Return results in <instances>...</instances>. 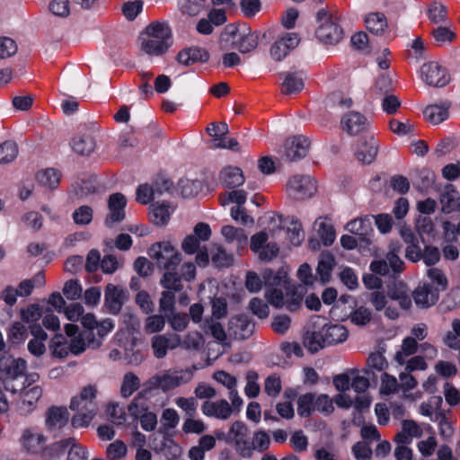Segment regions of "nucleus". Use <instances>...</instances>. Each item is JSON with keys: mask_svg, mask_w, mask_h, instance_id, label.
<instances>
[{"mask_svg": "<svg viewBox=\"0 0 460 460\" xmlns=\"http://www.w3.org/2000/svg\"><path fill=\"white\" fill-rule=\"evenodd\" d=\"M411 293L406 284L399 282L388 289L387 295L392 300L397 301L402 309L409 310L412 305Z\"/></svg>", "mask_w": 460, "mask_h": 460, "instance_id": "4be33fe9", "label": "nucleus"}, {"mask_svg": "<svg viewBox=\"0 0 460 460\" xmlns=\"http://www.w3.org/2000/svg\"><path fill=\"white\" fill-rule=\"evenodd\" d=\"M418 349L419 344L415 338L406 337L402 341L400 350L396 352L394 359L399 365H404L406 359L414 355Z\"/></svg>", "mask_w": 460, "mask_h": 460, "instance_id": "a19ab883", "label": "nucleus"}, {"mask_svg": "<svg viewBox=\"0 0 460 460\" xmlns=\"http://www.w3.org/2000/svg\"><path fill=\"white\" fill-rule=\"evenodd\" d=\"M401 250L402 245L397 242L391 243L389 244V250L386 253L385 261L394 273H401L404 269V262L399 257Z\"/></svg>", "mask_w": 460, "mask_h": 460, "instance_id": "58836bf2", "label": "nucleus"}, {"mask_svg": "<svg viewBox=\"0 0 460 460\" xmlns=\"http://www.w3.org/2000/svg\"><path fill=\"white\" fill-rule=\"evenodd\" d=\"M127 446L121 440H115L106 448V456L110 460L121 459L127 456Z\"/></svg>", "mask_w": 460, "mask_h": 460, "instance_id": "bf43d9fd", "label": "nucleus"}, {"mask_svg": "<svg viewBox=\"0 0 460 460\" xmlns=\"http://www.w3.org/2000/svg\"><path fill=\"white\" fill-rule=\"evenodd\" d=\"M346 229L351 234L358 235V238H361V247L363 243L367 245L371 244L369 235L373 232V229L369 218L360 217L351 220L346 225Z\"/></svg>", "mask_w": 460, "mask_h": 460, "instance_id": "a211bd4d", "label": "nucleus"}, {"mask_svg": "<svg viewBox=\"0 0 460 460\" xmlns=\"http://www.w3.org/2000/svg\"><path fill=\"white\" fill-rule=\"evenodd\" d=\"M368 301L376 311L384 310V314L390 320H395L399 317L398 310L394 306H387V296L383 291L375 290L368 296Z\"/></svg>", "mask_w": 460, "mask_h": 460, "instance_id": "6ab92c4d", "label": "nucleus"}, {"mask_svg": "<svg viewBox=\"0 0 460 460\" xmlns=\"http://www.w3.org/2000/svg\"><path fill=\"white\" fill-rule=\"evenodd\" d=\"M364 22L367 30L375 35L382 36L388 30L387 19L382 13H368Z\"/></svg>", "mask_w": 460, "mask_h": 460, "instance_id": "a878e982", "label": "nucleus"}, {"mask_svg": "<svg viewBox=\"0 0 460 460\" xmlns=\"http://www.w3.org/2000/svg\"><path fill=\"white\" fill-rule=\"evenodd\" d=\"M175 404L185 412L186 417L195 416L197 412L198 401L194 397H178Z\"/></svg>", "mask_w": 460, "mask_h": 460, "instance_id": "e2e57ef3", "label": "nucleus"}, {"mask_svg": "<svg viewBox=\"0 0 460 460\" xmlns=\"http://www.w3.org/2000/svg\"><path fill=\"white\" fill-rule=\"evenodd\" d=\"M285 305L290 312L298 310L302 305L304 296V288L302 286H293L286 288Z\"/></svg>", "mask_w": 460, "mask_h": 460, "instance_id": "e433bc0d", "label": "nucleus"}, {"mask_svg": "<svg viewBox=\"0 0 460 460\" xmlns=\"http://www.w3.org/2000/svg\"><path fill=\"white\" fill-rule=\"evenodd\" d=\"M420 73L422 79L430 86L442 87L449 82V75L446 69L436 62L424 64Z\"/></svg>", "mask_w": 460, "mask_h": 460, "instance_id": "4468645a", "label": "nucleus"}, {"mask_svg": "<svg viewBox=\"0 0 460 460\" xmlns=\"http://www.w3.org/2000/svg\"><path fill=\"white\" fill-rule=\"evenodd\" d=\"M1 369L6 373L9 378L17 379L24 375L26 370V361L22 358H14L12 357L4 358L0 363Z\"/></svg>", "mask_w": 460, "mask_h": 460, "instance_id": "c85d7f7f", "label": "nucleus"}, {"mask_svg": "<svg viewBox=\"0 0 460 460\" xmlns=\"http://www.w3.org/2000/svg\"><path fill=\"white\" fill-rule=\"evenodd\" d=\"M388 367V363L383 354L379 352L371 353L367 358V368L365 373L368 374L369 370L384 371Z\"/></svg>", "mask_w": 460, "mask_h": 460, "instance_id": "680f3d73", "label": "nucleus"}, {"mask_svg": "<svg viewBox=\"0 0 460 460\" xmlns=\"http://www.w3.org/2000/svg\"><path fill=\"white\" fill-rule=\"evenodd\" d=\"M61 173L55 168H46L39 171L36 174V181L39 185L47 189L54 190L60 183Z\"/></svg>", "mask_w": 460, "mask_h": 460, "instance_id": "c756f323", "label": "nucleus"}, {"mask_svg": "<svg viewBox=\"0 0 460 460\" xmlns=\"http://www.w3.org/2000/svg\"><path fill=\"white\" fill-rule=\"evenodd\" d=\"M178 190L183 198H192L201 190V182L195 180L181 179L178 181Z\"/></svg>", "mask_w": 460, "mask_h": 460, "instance_id": "09e8293b", "label": "nucleus"}, {"mask_svg": "<svg viewBox=\"0 0 460 460\" xmlns=\"http://www.w3.org/2000/svg\"><path fill=\"white\" fill-rule=\"evenodd\" d=\"M377 153L378 144L376 140L374 137H369L358 143L355 155L360 163L369 164L376 160Z\"/></svg>", "mask_w": 460, "mask_h": 460, "instance_id": "aec40b11", "label": "nucleus"}, {"mask_svg": "<svg viewBox=\"0 0 460 460\" xmlns=\"http://www.w3.org/2000/svg\"><path fill=\"white\" fill-rule=\"evenodd\" d=\"M95 140L91 134H84L72 140L71 146L73 150L81 155H88L95 149Z\"/></svg>", "mask_w": 460, "mask_h": 460, "instance_id": "4c0bfd02", "label": "nucleus"}, {"mask_svg": "<svg viewBox=\"0 0 460 460\" xmlns=\"http://www.w3.org/2000/svg\"><path fill=\"white\" fill-rule=\"evenodd\" d=\"M317 394L314 393H306L297 399V414L302 418L311 416L316 410L315 401Z\"/></svg>", "mask_w": 460, "mask_h": 460, "instance_id": "ea45409f", "label": "nucleus"}, {"mask_svg": "<svg viewBox=\"0 0 460 460\" xmlns=\"http://www.w3.org/2000/svg\"><path fill=\"white\" fill-rule=\"evenodd\" d=\"M418 307L428 308L438 300V289L428 284L418 286L411 293Z\"/></svg>", "mask_w": 460, "mask_h": 460, "instance_id": "2eb2a0df", "label": "nucleus"}, {"mask_svg": "<svg viewBox=\"0 0 460 460\" xmlns=\"http://www.w3.org/2000/svg\"><path fill=\"white\" fill-rule=\"evenodd\" d=\"M97 394V385L90 384L84 386L79 394L71 399L69 408L76 411L71 420L73 427H87L96 416L98 411Z\"/></svg>", "mask_w": 460, "mask_h": 460, "instance_id": "f257e3e1", "label": "nucleus"}, {"mask_svg": "<svg viewBox=\"0 0 460 460\" xmlns=\"http://www.w3.org/2000/svg\"><path fill=\"white\" fill-rule=\"evenodd\" d=\"M150 346L154 357L162 359L166 357L169 349H174L181 346V337L176 334H155L151 338Z\"/></svg>", "mask_w": 460, "mask_h": 460, "instance_id": "ddd939ff", "label": "nucleus"}, {"mask_svg": "<svg viewBox=\"0 0 460 460\" xmlns=\"http://www.w3.org/2000/svg\"><path fill=\"white\" fill-rule=\"evenodd\" d=\"M304 345L312 353L317 352L327 346L323 328L318 332H306L304 337Z\"/></svg>", "mask_w": 460, "mask_h": 460, "instance_id": "c03bdc74", "label": "nucleus"}, {"mask_svg": "<svg viewBox=\"0 0 460 460\" xmlns=\"http://www.w3.org/2000/svg\"><path fill=\"white\" fill-rule=\"evenodd\" d=\"M288 237L291 244L298 246L304 240V233L298 220H292L287 230Z\"/></svg>", "mask_w": 460, "mask_h": 460, "instance_id": "69168bd1", "label": "nucleus"}, {"mask_svg": "<svg viewBox=\"0 0 460 460\" xmlns=\"http://www.w3.org/2000/svg\"><path fill=\"white\" fill-rule=\"evenodd\" d=\"M161 285L166 291L181 292L183 289L181 279L176 272L168 270L161 279Z\"/></svg>", "mask_w": 460, "mask_h": 460, "instance_id": "3c124183", "label": "nucleus"}, {"mask_svg": "<svg viewBox=\"0 0 460 460\" xmlns=\"http://www.w3.org/2000/svg\"><path fill=\"white\" fill-rule=\"evenodd\" d=\"M221 234L229 243H236L237 246L246 243L247 235L242 228H236L233 226H225L221 229Z\"/></svg>", "mask_w": 460, "mask_h": 460, "instance_id": "a18cd8bd", "label": "nucleus"}, {"mask_svg": "<svg viewBox=\"0 0 460 460\" xmlns=\"http://www.w3.org/2000/svg\"><path fill=\"white\" fill-rule=\"evenodd\" d=\"M236 452L243 458L252 456V445L248 438V428L241 421H234L229 430Z\"/></svg>", "mask_w": 460, "mask_h": 460, "instance_id": "1a4fd4ad", "label": "nucleus"}, {"mask_svg": "<svg viewBox=\"0 0 460 460\" xmlns=\"http://www.w3.org/2000/svg\"><path fill=\"white\" fill-rule=\"evenodd\" d=\"M49 348L56 358H63L71 353L68 341L62 334H58L51 340Z\"/></svg>", "mask_w": 460, "mask_h": 460, "instance_id": "49530a36", "label": "nucleus"}, {"mask_svg": "<svg viewBox=\"0 0 460 460\" xmlns=\"http://www.w3.org/2000/svg\"><path fill=\"white\" fill-rule=\"evenodd\" d=\"M316 37L325 44H337L343 37V30L337 22L330 10L326 7L321 8L316 13Z\"/></svg>", "mask_w": 460, "mask_h": 460, "instance_id": "20e7f679", "label": "nucleus"}, {"mask_svg": "<svg viewBox=\"0 0 460 460\" xmlns=\"http://www.w3.org/2000/svg\"><path fill=\"white\" fill-rule=\"evenodd\" d=\"M349 319L355 325L365 326L371 321L372 312L367 307L359 306L350 313Z\"/></svg>", "mask_w": 460, "mask_h": 460, "instance_id": "6e6d98bb", "label": "nucleus"}, {"mask_svg": "<svg viewBox=\"0 0 460 460\" xmlns=\"http://www.w3.org/2000/svg\"><path fill=\"white\" fill-rule=\"evenodd\" d=\"M309 147L310 141L306 137L294 136L286 140L283 146L282 158L289 162L304 158L307 155Z\"/></svg>", "mask_w": 460, "mask_h": 460, "instance_id": "9d476101", "label": "nucleus"}, {"mask_svg": "<svg viewBox=\"0 0 460 460\" xmlns=\"http://www.w3.org/2000/svg\"><path fill=\"white\" fill-rule=\"evenodd\" d=\"M179 421L180 416L174 409L167 408L163 411L161 422L162 427L165 430H170L176 428V426L179 424Z\"/></svg>", "mask_w": 460, "mask_h": 460, "instance_id": "0e129e2a", "label": "nucleus"}, {"mask_svg": "<svg viewBox=\"0 0 460 460\" xmlns=\"http://www.w3.org/2000/svg\"><path fill=\"white\" fill-rule=\"evenodd\" d=\"M323 335L327 346L336 345L344 342L349 332L344 325L331 324L323 326Z\"/></svg>", "mask_w": 460, "mask_h": 460, "instance_id": "cd10ccee", "label": "nucleus"}, {"mask_svg": "<svg viewBox=\"0 0 460 460\" xmlns=\"http://www.w3.org/2000/svg\"><path fill=\"white\" fill-rule=\"evenodd\" d=\"M43 394L42 388L39 385H27L22 387L20 394L22 404L28 405L27 411H30L34 407V404L39 402Z\"/></svg>", "mask_w": 460, "mask_h": 460, "instance_id": "79ce46f5", "label": "nucleus"}, {"mask_svg": "<svg viewBox=\"0 0 460 460\" xmlns=\"http://www.w3.org/2000/svg\"><path fill=\"white\" fill-rule=\"evenodd\" d=\"M220 182L226 188L234 189L243 184L245 178L239 167H225L219 174Z\"/></svg>", "mask_w": 460, "mask_h": 460, "instance_id": "b1692460", "label": "nucleus"}, {"mask_svg": "<svg viewBox=\"0 0 460 460\" xmlns=\"http://www.w3.org/2000/svg\"><path fill=\"white\" fill-rule=\"evenodd\" d=\"M165 317L162 314H152L146 318L144 332L146 334H158L165 327Z\"/></svg>", "mask_w": 460, "mask_h": 460, "instance_id": "de8ad7c7", "label": "nucleus"}, {"mask_svg": "<svg viewBox=\"0 0 460 460\" xmlns=\"http://www.w3.org/2000/svg\"><path fill=\"white\" fill-rule=\"evenodd\" d=\"M171 30L164 22H151L139 37L140 48L148 56H161L168 49Z\"/></svg>", "mask_w": 460, "mask_h": 460, "instance_id": "f03ea898", "label": "nucleus"}, {"mask_svg": "<svg viewBox=\"0 0 460 460\" xmlns=\"http://www.w3.org/2000/svg\"><path fill=\"white\" fill-rule=\"evenodd\" d=\"M351 451L357 460H370L373 454L370 446L365 441L354 444Z\"/></svg>", "mask_w": 460, "mask_h": 460, "instance_id": "774afa93", "label": "nucleus"}, {"mask_svg": "<svg viewBox=\"0 0 460 460\" xmlns=\"http://www.w3.org/2000/svg\"><path fill=\"white\" fill-rule=\"evenodd\" d=\"M201 411L208 417L227 420L232 412V407L226 400L205 401L201 405Z\"/></svg>", "mask_w": 460, "mask_h": 460, "instance_id": "dca6fc26", "label": "nucleus"}, {"mask_svg": "<svg viewBox=\"0 0 460 460\" xmlns=\"http://www.w3.org/2000/svg\"><path fill=\"white\" fill-rule=\"evenodd\" d=\"M440 203L444 213L457 210L460 208V193L452 186H447L440 195Z\"/></svg>", "mask_w": 460, "mask_h": 460, "instance_id": "7c9ffc66", "label": "nucleus"}, {"mask_svg": "<svg viewBox=\"0 0 460 460\" xmlns=\"http://www.w3.org/2000/svg\"><path fill=\"white\" fill-rule=\"evenodd\" d=\"M52 448L54 450L65 449L70 447L67 454V460H87V451L86 449L76 444L74 438H67L60 440L53 444Z\"/></svg>", "mask_w": 460, "mask_h": 460, "instance_id": "393cba45", "label": "nucleus"}, {"mask_svg": "<svg viewBox=\"0 0 460 460\" xmlns=\"http://www.w3.org/2000/svg\"><path fill=\"white\" fill-rule=\"evenodd\" d=\"M341 124L342 128L349 135H358L368 126L367 119L358 112L346 114L342 118Z\"/></svg>", "mask_w": 460, "mask_h": 460, "instance_id": "5701e85b", "label": "nucleus"}, {"mask_svg": "<svg viewBox=\"0 0 460 460\" xmlns=\"http://www.w3.org/2000/svg\"><path fill=\"white\" fill-rule=\"evenodd\" d=\"M177 61L185 66L195 63H206L209 59V53L199 47H190L181 49L177 55Z\"/></svg>", "mask_w": 460, "mask_h": 460, "instance_id": "f3484780", "label": "nucleus"}, {"mask_svg": "<svg viewBox=\"0 0 460 460\" xmlns=\"http://www.w3.org/2000/svg\"><path fill=\"white\" fill-rule=\"evenodd\" d=\"M192 376V372L189 369L166 371L161 376H153L151 384L166 392L189 383Z\"/></svg>", "mask_w": 460, "mask_h": 460, "instance_id": "0eeeda50", "label": "nucleus"}, {"mask_svg": "<svg viewBox=\"0 0 460 460\" xmlns=\"http://www.w3.org/2000/svg\"><path fill=\"white\" fill-rule=\"evenodd\" d=\"M126 205L127 199L122 193L116 192L110 195L108 199L109 212L104 220V224L107 227L111 228L114 225L124 220L126 217Z\"/></svg>", "mask_w": 460, "mask_h": 460, "instance_id": "f8f14e48", "label": "nucleus"}, {"mask_svg": "<svg viewBox=\"0 0 460 460\" xmlns=\"http://www.w3.org/2000/svg\"><path fill=\"white\" fill-rule=\"evenodd\" d=\"M263 283L266 288H288V272L279 269L276 272L271 270H265L262 272Z\"/></svg>", "mask_w": 460, "mask_h": 460, "instance_id": "bb28decb", "label": "nucleus"}, {"mask_svg": "<svg viewBox=\"0 0 460 460\" xmlns=\"http://www.w3.org/2000/svg\"><path fill=\"white\" fill-rule=\"evenodd\" d=\"M147 409L148 406L146 403V394L143 392L138 393L128 406L129 414L135 419H137L143 413L147 411Z\"/></svg>", "mask_w": 460, "mask_h": 460, "instance_id": "603ef678", "label": "nucleus"}, {"mask_svg": "<svg viewBox=\"0 0 460 460\" xmlns=\"http://www.w3.org/2000/svg\"><path fill=\"white\" fill-rule=\"evenodd\" d=\"M69 419L66 408L52 407L48 411L47 425L49 429H61Z\"/></svg>", "mask_w": 460, "mask_h": 460, "instance_id": "c9c22d12", "label": "nucleus"}, {"mask_svg": "<svg viewBox=\"0 0 460 460\" xmlns=\"http://www.w3.org/2000/svg\"><path fill=\"white\" fill-rule=\"evenodd\" d=\"M259 35L249 28L240 31L234 26H227L221 35L222 49H227V43L231 41L232 46L241 53H249L258 46Z\"/></svg>", "mask_w": 460, "mask_h": 460, "instance_id": "7ed1b4c3", "label": "nucleus"}, {"mask_svg": "<svg viewBox=\"0 0 460 460\" xmlns=\"http://www.w3.org/2000/svg\"><path fill=\"white\" fill-rule=\"evenodd\" d=\"M247 193L243 190H233L226 192L219 196V200L222 206H226L230 202H234L237 206H242L245 203Z\"/></svg>", "mask_w": 460, "mask_h": 460, "instance_id": "052dcab7", "label": "nucleus"}, {"mask_svg": "<svg viewBox=\"0 0 460 460\" xmlns=\"http://www.w3.org/2000/svg\"><path fill=\"white\" fill-rule=\"evenodd\" d=\"M314 226H317L318 234L326 246L333 243L335 240V230L332 224L327 223L325 218L319 217L315 220Z\"/></svg>", "mask_w": 460, "mask_h": 460, "instance_id": "37998d69", "label": "nucleus"}, {"mask_svg": "<svg viewBox=\"0 0 460 460\" xmlns=\"http://www.w3.org/2000/svg\"><path fill=\"white\" fill-rule=\"evenodd\" d=\"M428 14L432 22H443L446 21L447 15V7L441 3L433 2L428 8Z\"/></svg>", "mask_w": 460, "mask_h": 460, "instance_id": "13d9d810", "label": "nucleus"}, {"mask_svg": "<svg viewBox=\"0 0 460 460\" xmlns=\"http://www.w3.org/2000/svg\"><path fill=\"white\" fill-rule=\"evenodd\" d=\"M207 429V426L202 420L195 419L194 416L186 417L181 427L185 434L200 435Z\"/></svg>", "mask_w": 460, "mask_h": 460, "instance_id": "864d4df0", "label": "nucleus"}, {"mask_svg": "<svg viewBox=\"0 0 460 460\" xmlns=\"http://www.w3.org/2000/svg\"><path fill=\"white\" fill-rule=\"evenodd\" d=\"M148 253L158 268L167 270H175L181 260V254L169 242L153 244Z\"/></svg>", "mask_w": 460, "mask_h": 460, "instance_id": "39448f33", "label": "nucleus"}, {"mask_svg": "<svg viewBox=\"0 0 460 460\" xmlns=\"http://www.w3.org/2000/svg\"><path fill=\"white\" fill-rule=\"evenodd\" d=\"M450 104L444 102L441 105H429L424 110V116L432 124H439L448 117Z\"/></svg>", "mask_w": 460, "mask_h": 460, "instance_id": "f704fd0d", "label": "nucleus"}, {"mask_svg": "<svg viewBox=\"0 0 460 460\" xmlns=\"http://www.w3.org/2000/svg\"><path fill=\"white\" fill-rule=\"evenodd\" d=\"M204 330L210 332L211 335L218 341L226 340L227 332L224 330L222 324L213 319L207 320L204 323Z\"/></svg>", "mask_w": 460, "mask_h": 460, "instance_id": "338daca9", "label": "nucleus"}, {"mask_svg": "<svg viewBox=\"0 0 460 460\" xmlns=\"http://www.w3.org/2000/svg\"><path fill=\"white\" fill-rule=\"evenodd\" d=\"M316 191L314 181L307 175H295L287 184L288 195L295 200L311 198Z\"/></svg>", "mask_w": 460, "mask_h": 460, "instance_id": "423d86ee", "label": "nucleus"}, {"mask_svg": "<svg viewBox=\"0 0 460 460\" xmlns=\"http://www.w3.org/2000/svg\"><path fill=\"white\" fill-rule=\"evenodd\" d=\"M139 378L134 373L128 372L123 377V382L120 387V394L124 398H128L139 388Z\"/></svg>", "mask_w": 460, "mask_h": 460, "instance_id": "8fccbe9b", "label": "nucleus"}, {"mask_svg": "<svg viewBox=\"0 0 460 460\" xmlns=\"http://www.w3.org/2000/svg\"><path fill=\"white\" fill-rule=\"evenodd\" d=\"M205 0H179V8L182 13L195 16L204 7Z\"/></svg>", "mask_w": 460, "mask_h": 460, "instance_id": "4d7b16f0", "label": "nucleus"}, {"mask_svg": "<svg viewBox=\"0 0 460 460\" xmlns=\"http://www.w3.org/2000/svg\"><path fill=\"white\" fill-rule=\"evenodd\" d=\"M21 443L27 452L38 454L45 449L46 438L41 433L26 429L22 435Z\"/></svg>", "mask_w": 460, "mask_h": 460, "instance_id": "412c9836", "label": "nucleus"}, {"mask_svg": "<svg viewBox=\"0 0 460 460\" xmlns=\"http://www.w3.org/2000/svg\"><path fill=\"white\" fill-rule=\"evenodd\" d=\"M129 295L126 288L109 283L104 290V306L109 313L118 314L128 300Z\"/></svg>", "mask_w": 460, "mask_h": 460, "instance_id": "6e6552de", "label": "nucleus"}, {"mask_svg": "<svg viewBox=\"0 0 460 460\" xmlns=\"http://www.w3.org/2000/svg\"><path fill=\"white\" fill-rule=\"evenodd\" d=\"M171 212L167 203H154L149 208V217L153 224L162 226L168 223Z\"/></svg>", "mask_w": 460, "mask_h": 460, "instance_id": "72a5a7b5", "label": "nucleus"}, {"mask_svg": "<svg viewBox=\"0 0 460 460\" xmlns=\"http://www.w3.org/2000/svg\"><path fill=\"white\" fill-rule=\"evenodd\" d=\"M255 330V323L245 314L232 316L228 321L227 333L235 340L250 338Z\"/></svg>", "mask_w": 460, "mask_h": 460, "instance_id": "9b49d317", "label": "nucleus"}, {"mask_svg": "<svg viewBox=\"0 0 460 460\" xmlns=\"http://www.w3.org/2000/svg\"><path fill=\"white\" fill-rule=\"evenodd\" d=\"M18 155V146L15 142L5 141L0 145V164L13 162Z\"/></svg>", "mask_w": 460, "mask_h": 460, "instance_id": "5fc2aeb1", "label": "nucleus"}, {"mask_svg": "<svg viewBox=\"0 0 460 460\" xmlns=\"http://www.w3.org/2000/svg\"><path fill=\"white\" fill-rule=\"evenodd\" d=\"M282 92L285 94H292L304 88V80L300 72H287L282 74Z\"/></svg>", "mask_w": 460, "mask_h": 460, "instance_id": "2f4dec72", "label": "nucleus"}, {"mask_svg": "<svg viewBox=\"0 0 460 460\" xmlns=\"http://www.w3.org/2000/svg\"><path fill=\"white\" fill-rule=\"evenodd\" d=\"M334 265L335 259L331 252H323L320 255L316 271L322 283L325 284L330 281Z\"/></svg>", "mask_w": 460, "mask_h": 460, "instance_id": "473e14b6", "label": "nucleus"}]
</instances>
